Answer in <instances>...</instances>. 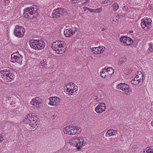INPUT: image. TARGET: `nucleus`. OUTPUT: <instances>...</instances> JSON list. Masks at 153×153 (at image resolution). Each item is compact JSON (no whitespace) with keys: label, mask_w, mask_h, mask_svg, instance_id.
Listing matches in <instances>:
<instances>
[{"label":"nucleus","mask_w":153,"mask_h":153,"mask_svg":"<svg viewBox=\"0 0 153 153\" xmlns=\"http://www.w3.org/2000/svg\"><path fill=\"white\" fill-rule=\"evenodd\" d=\"M112 7L113 10L116 11L118 9L119 6L117 3H114L112 5Z\"/></svg>","instance_id":"c756f323"},{"label":"nucleus","mask_w":153,"mask_h":153,"mask_svg":"<svg viewBox=\"0 0 153 153\" xmlns=\"http://www.w3.org/2000/svg\"><path fill=\"white\" fill-rule=\"evenodd\" d=\"M41 65L43 67L45 68L47 67V60L45 59H43L42 60L40 63Z\"/></svg>","instance_id":"bb28decb"},{"label":"nucleus","mask_w":153,"mask_h":153,"mask_svg":"<svg viewBox=\"0 0 153 153\" xmlns=\"http://www.w3.org/2000/svg\"><path fill=\"white\" fill-rule=\"evenodd\" d=\"M97 49H101L102 48H105L103 46H100L98 47H97Z\"/></svg>","instance_id":"ea45409f"},{"label":"nucleus","mask_w":153,"mask_h":153,"mask_svg":"<svg viewBox=\"0 0 153 153\" xmlns=\"http://www.w3.org/2000/svg\"><path fill=\"white\" fill-rule=\"evenodd\" d=\"M23 56L17 51L13 53L11 55L10 61L13 63H17L21 65L22 64Z\"/></svg>","instance_id":"0eeeda50"},{"label":"nucleus","mask_w":153,"mask_h":153,"mask_svg":"<svg viewBox=\"0 0 153 153\" xmlns=\"http://www.w3.org/2000/svg\"><path fill=\"white\" fill-rule=\"evenodd\" d=\"M41 100L39 97H36L31 100L30 103L32 105H36L37 107H38V105L41 104Z\"/></svg>","instance_id":"f3484780"},{"label":"nucleus","mask_w":153,"mask_h":153,"mask_svg":"<svg viewBox=\"0 0 153 153\" xmlns=\"http://www.w3.org/2000/svg\"><path fill=\"white\" fill-rule=\"evenodd\" d=\"M133 31H132V30H131L130 31V33H133Z\"/></svg>","instance_id":"de8ad7c7"},{"label":"nucleus","mask_w":153,"mask_h":153,"mask_svg":"<svg viewBox=\"0 0 153 153\" xmlns=\"http://www.w3.org/2000/svg\"><path fill=\"white\" fill-rule=\"evenodd\" d=\"M88 10L89 11L91 12H96L95 10H94V9H92L91 8H89V9H88Z\"/></svg>","instance_id":"c9c22d12"},{"label":"nucleus","mask_w":153,"mask_h":153,"mask_svg":"<svg viewBox=\"0 0 153 153\" xmlns=\"http://www.w3.org/2000/svg\"><path fill=\"white\" fill-rule=\"evenodd\" d=\"M143 153H153V148L152 147H148L146 150L143 152Z\"/></svg>","instance_id":"393cba45"},{"label":"nucleus","mask_w":153,"mask_h":153,"mask_svg":"<svg viewBox=\"0 0 153 153\" xmlns=\"http://www.w3.org/2000/svg\"><path fill=\"white\" fill-rule=\"evenodd\" d=\"M23 121L27 124H29L32 128H35L38 124L37 118L31 114L26 115L23 120Z\"/></svg>","instance_id":"39448f33"},{"label":"nucleus","mask_w":153,"mask_h":153,"mask_svg":"<svg viewBox=\"0 0 153 153\" xmlns=\"http://www.w3.org/2000/svg\"><path fill=\"white\" fill-rule=\"evenodd\" d=\"M106 68L107 69H108V70H107V72L108 74V76H111L114 73V71L112 68L108 67Z\"/></svg>","instance_id":"b1692460"},{"label":"nucleus","mask_w":153,"mask_h":153,"mask_svg":"<svg viewBox=\"0 0 153 153\" xmlns=\"http://www.w3.org/2000/svg\"><path fill=\"white\" fill-rule=\"evenodd\" d=\"M71 1L74 3H78L79 1L81 2L83 4H85L88 2L89 0H71Z\"/></svg>","instance_id":"5701e85b"},{"label":"nucleus","mask_w":153,"mask_h":153,"mask_svg":"<svg viewBox=\"0 0 153 153\" xmlns=\"http://www.w3.org/2000/svg\"><path fill=\"white\" fill-rule=\"evenodd\" d=\"M126 61V57L125 56H123V57L120 58L119 59L118 64L119 65H121L124 63Z\"/></svg>","instance_id":"c85d7f7f"},{"label":"nucleus","mask_w":153,"mask_h":153,"mask_svg":"<svg viewBox=\"0 0 153 153\" xmlns=\"http://www.w3.org/2000/svg\"><path fill=\"white\" fill-rule=\"evenodd\" d=\"M127 39V37L125 36H121L120 38V41L123 43L126 44V41Z\"/></svg>","instance_id":"cd10ccee"},{"label":"nucleus","mask_w":153,"mask_h":153,"mask_svg":"<svg viewBox=\"0 0 153 153\" xmlns=\"http://www.w3.org/2000/svg\"><path fill=\"white\" fill-rule=\"evenodd\" d=\"M107 69L106 68H102L101 70L100 73V76L103 78H105L107 76H108V73L107 72Z\"/></svg>","instance_id":"6ab92c4d"},{"label":"nucleus","mask_w":153,"mask_h":153,"mask_svg":"<svg viewBox=\"0 0 153 153\" xmlns=\"http://www.w3.org/2000/svg\"><path fill=\"white\" fill-rule=\"evenodd\" d=\"M152 20L149 18H144L141 20V26L145 30H147L151 27Z\"/></svg>","instance_id":"1a4fd4ad"},{"label":"nucleus","mask_w":153,"mask_h":153,"mask_svg":"<svg viewBox=\"0 0 153 153\" xmlns=\"http://www.w3.org/2000/svg\"><path fill=\"white\" fill-rule=\"evenodd\" d=\"M13 100L12 101H10V105L13 104H15V100L13 101Z\"/></svg>","instance_id":"a19ab883"},{"label":"nucleus","mask_w":153,"mask_h":153,"mask_svg":"<svg viewBox=\"0 0 153 153\" xmlns=\"http://www.w3.org/2000/svg\"><path fill=\"white\" fill-rule=\"evenodd\" d=\"M117 88L124 91L127 95L131 94V89L129 86L125 83H120L117 85Z\"/></svg>","instance_id":"9b49d317"},{"label":"nucleus","mask_w":153,"mask_h":153,"mask_svg":"<svg viewBox=\"0 0 153 153\" xmlns=\"http://www.w3.org/2000/svg\"><path fill=\"white\" fill-rule=\"evenodd\" d=\"M83 9L85 11H86L87 10H88V9H89V8L86 7H84L83 8Z\"/></svg>","instance_id":"58836bf2"},{"label":"nucleus","mask_w":153,"mask_h":153,"mask_svg":"<svg viewBox=\"0 0 153 153\" xmlns=\"http://www.w3.org/2000/svg\"><path fill=\"white\" fill-rule=\"evenodd\" d=\"M9 2V0H6L5 1V4H8Z\"/></svg>","instance_id":"c03bdc74"},{"label":"nucleus","mask_w":153,"mask_h":153,"mask_svg":"<svg viewBox=\"0 0 153 153\" xmlns=\"http://www.w3.org/2000/svg\"><path fill=\"white\" fill-rule=\"evenodd\" d=\"M12 71L9 69H4L0 71L3 79L8 82L13 81L15 78V76L12 74Z\"/></svg>","instance_id":"423d86ee"},{"label":"nucleus","mask_w":153,"mask_h":153,"mask_svg":"<svg viewBox=\"0 0 153 153\" xmlns=\"http://www.w3.org/2000/svg\"><path fill=\"white\" fill-rule=\"evenodd\" d=\"M71 126L65 127L63 128V131L65 133L71 135Z\"/></svg>","instance_id":"4be33fe9"},{"label":"nucleus","mask_w":153,"mask_h":153,"mask_svg":"<svg viewBox=\"0 0 153 153\" xmlns=\"http://www.w3.org/2000/svg\"><path fill=\"white\" fill-rule=\"evenodd\" d=\"M120 16H114L113 17V19L112 20L116 22H117L119 21V20L120 19Z\"/></svg>","instance_id":"2f4dec72"},{"label":"nucleus","mask_w":153,"mask_h":153,"mask_svg":"<svg viewBox=\"0 0 153 153\" xmlns=\"http://www.w3.org/2000/svg\"><path fill=\"white\" fill-rule=\"evenodd\" d=\"M139 73L138 74V75H137L136 76H138V79H140V75L139 74Z\"/></svg>","instance_id":"a18cd8bd"},{"label":"nucleus","mask_w":153,"mask_h":153,"mask_svg":"<svg viewBox=\"0 0 153 153\" xmlns=\"http://www.w3.org/2000/svg\"><path fill=\"white\" fill-rule=\"evenodd\" d=\"M24 15L26 18L32 19L38 15V9L33 7H28L24 10Z\"/></svg>","instance_id":"f03ea898"},{"label":"nucleus","mask_w":153,"mask_h":153,"mask_svg":"<svg viewBox=\"0 0 153 153\" xmlns=\"http://www.w3.org/2000/svg\"><path fill=\"white\" fill-rule=\"evenodd\" d=\"M123 140H123L122 141H123Z\"/></svg>","instance_id":"8fccbe9b"},{"label":"nucleus","mask_w":153,"mask_h":153,"mask_svg":"<svg viewBox=\"0 0 153 153\" xmlns=\"http://www.w3.org/2000/svg\"><path fill=\"white\" fill-rule=\"evenodd\" d=\"M126 40V44L127 45H130L131 43H132L131 42L132 41L131 39L129 37H127V39Z\"/></svg>","instance_id":"7c9ffc66"},{"label":"nucleus","mask_w":153,"mask_h":153,"mask_svg":"<svg viewBox=\"0 0 153 153\" xmlns=\"http://www.w3.org/2000/svg\"><path fill=\"white\" fill-rule=\"evenodd\" d=\"M4 140L2 136L0 134V143H2Z\"/></svg>","instance_id":"e433bc0d"},{"label":"nucleus","mask_w":153,"mask_h":153,"mask_svg":"<svg viewBox=\"0 0 153 153\" xmlns=\"http://www.w3.org/2000/svg\"><path fill=\"white\" fill-rule=\"evenodd\" d=\"M78 30V28L75 27L70 29H65L64 30V34L66 37H69L72 36Z\"/></svg>","instance_id":"ddd939ff"},{"label":"nucleus","mask_w":153,"mask_h":153,"mask_svg":"<svg viewBox=\"0 0 153 153\" xmlns=\"http://www.w3.org/2000/svg\"><path fill=\"white\" fill-rule=\"evenodd\" d=\"M75 84L74 83H69L66 85L67 88V94L69 96L73 95H74L75 92H77L78 87L77 86L74 85Z\"/></svg>","instance_id":"6e6552de"},{"label":"nucleus","mask_w":153,"mask_h":153,"mask_svg":"<svg viewBox=\"0 0 153 153\" xmlns=\"http://www.w3.org/2000/svg\"><path fill=\"white\" fill-rule=\"evenodd\" d=\"M123 9L124 10L126 11L128 10V7L127 6H124L123 7Z\"/></svg>","instance_id":"4c0bfd02"},{"label":"nucleus","mask_w":153,"mask_h":153,"mask_svg":"<svg viewBox=\"0 0 153 153\" xmlns=\"http://www.w3.org/2000/svg\"><path fill=\"white\" fill-rule=\"evenodd\" d=\"M106 29H107V28L106 27H104L102 29V31H104V30H105Z\"/></svg>","instance_id":"37998d69"},{"label":"nucleus","mask_w":153,"mask_h":153,"mask_svg":"<svg viewBox=\"0 0 153 153\" xmlns=\"http://www.w3.org/2000/svg\"><path fill=\"white\" fill-rule=\"evenodd\" d=\"M80 128L76 126H71V135L77 134L81 131Z\"/></svg>","instance_id":"dca6fc26"},{"label":"nucleus","mask_w":153,"mask_h":153,"mask_svg":"<svg viewBox=\"0 0 153 153\" xmlns=\"http://www.w3.org/2000/svg\"><path fill=\"white\" fill-rule=\"evenodd\" d=\"M24 28L21 26L16 25L14 30L15 35L18 38L22 37L25 33Z\"/></svg>","instance_id":"9d476101"},{"label":"nucleus","mask_w":153,"mask_h":153,"mask_svg":"<svg viewBox=\"0 0 153 153\" xmlns=\"http://www.w3.org/2000/svg\"><path fill=\"white\" fill-rule=\"evenodd\" d=\"M117 133V131L114 130L109 129L106 132L105 135L107 137H109L111 136L116 135Z\"/></svg>","instance_id":"412c9836"},{"label":"nucleus","mask_w":153,"mask_h":153,"mask_svg":"<svg viewBox=\"0 0 153 153\" xmlns=\"http://www.w3.org/2000/svg\"><path fill=\"white\" fill-rule=\"evenodd\" d=\"M29 42L31 48L36 50H40L45 47V43L42 40L32 39Z\"/></svg>","instance_id":"7ed1b4c3"},{"label":"nucleus","mask_w":153,"mask_h":153,"mask_svg":"<svg viewBox=\"0 0 153 153\" xmlns=\"http://www.w3.org/2000/svg\"><path fill=\"white\" fill-rule=\"evenodd\" d=\"M102 2L104 4H107V5L111 4L112 3V1L110 0H104Z\"/></svg>","instance_id":"72a5a7b5"},{"label":"nucleus","mask_w":153,"mask_h":153,"mask_svg":"<svg viewBox=\"0 0 153 153\" xmlns=\"http://www.w3.org/2000/svg\"><path fill=\"white\" fill-rule=\"evenodd\" d=\"M148 50L151 52L153 51V44L149 43V48Z\"/></svg>","instance_id":"473e14b6"},{"label":"nucleus","mask_w":153,"mask_h":153,"mask_svg":"<svg viewBox=\"0 0 153 153\" xmlns=\"http://www.w3.org/2000/svg\"><path fill=\"white\" fill-rule=\"evenodd\" d=\"M138 76H136L134 77V79L132 80H131L134 81H139L138 80Z\"/></svg>","instance_id":"f704fd0d"},{"label":"nucleus","mask_w":153,"mask_h":153,"mask_svg":"<svg viewBox=\"0 0 153 153\" xmlns=\"http://www.w3.org/2000/svg\"><path fill=\"white\" fill-rule=\"evenodd\" d=\"M91 49L93 53L95 54H100L103 52L105 50V48H103L100 50L97 49L96 47H92L91 48Z\"/></svg>","instance_id":"a211bd4d"},{"label":"nucleus","mask_w":153,"mask_h":153,"mask_svg":"<svg viewBox=\"0 0 153 153\" xmlns=\"http://www.w3.org/2000/svg\"><path fill=\"white\" fill-rule=\"evenodd\" d=\"M65 12V10L62 8H58L54 10L52 13V16L53 18H57L59 17L60 15H63Z\"/></svg>","instance_id":"f8f14e48"},{"label":"nucleus","mask_w":153,"mask_h":153,"mask_svg":"<svg viewBox=\"0 0 153 153\" xmlns=\"http://www.w3.org/2000/svg\"><path fill=\"white\" fill-rule=\"evenodd\" d=\"M49 99L50 102L48 104L52 105L55 106L58 105L60 101V99L59 97L55 96L50 97Z\"/></svg>","instance_id":"4468645a"},{"label":"nucleus","mask_w":153,"mask_h":153,"mask_svg":"<svg viewBox=\"0 0 153 153\" xmlns=\"http://www.w3.org/2000/svg\"><path fill=\"white\" fill-rule=\"evenodd\" d=\"M140 76V77L138 79L139 81H134L131 80V83L134 85H137L140 82H141L143 80V75L142 73L140 71H138V74Z\"/></svg>","instance_id":"aec40b11"},{"label":"nucleus","mask_w":153,"mask_h":153,"mask_svg":"<svg viewBox=\"0 0 153 153\" xmlns=\"http://www.w3.org/2000/svg\"><path fill=\"white\" fill-rule=\"evenodd\" d=\"M52 48L56 51L57 54H62L65 53L67 47L65 42L61 40H58L54 42L52 44Z\"/></svg>","instance_id":"f257e3e1"},{"label":"nucleus","mask_w":153,"mask_h":153,"mask_svg":"<svg viewBox=\"0 0 153 153\" xmlns=\"http://www.w3.org/2000/svg\"><path fill=\"white\" fill-rule=\"evenodd\" d=\"M106 109L105 104L101 103L98 104L95 108V110L98 113H102Z\"/></svg>","instance_id":"2eb2a0df"},{"label":"nucleus","mask_w":153,"mask_h":153,"mask_svg":"<svg viewBox=\"0 0 153 153\" xmlns=\"http://www.w3.org/2000/svg\"><path fill=\"white\" fill-rule=\"evenodd\" d=\"M69 143L71 145L76 147V149L79 150L85 146L86 142L84 138L81 137H76L71 139Z\"/></svg>","instance_id":"20e7f679"},{"label":"nucleus","mask_w":153,"mask_h":153,"mask_svg":"<svg viewBox=\"0 0 153 153\" xmlns=\"http://www.w3.org/2000/svg\"><path fill=\"white\" fill-rule=\"evenodd\" d=\"M151 124L152 126H153V121H152L151 123Z\"/></svg>","instance_id":"49530a36"},{"label":"nucleus","mask_w":153,"mask_h":153,"mask_svg":"<svg viewBox=\"0 0 153 153\" xmlns=\"http://www.w3.org/2000/svg\"><path fill=\"white\" fill-rule=\"evenodd\" d=\"M143 153H153V148L152 147H148L146 150L143 152Z\"/></svg>","instance_id":"a878e982"},{"label":"nucleus","mask_w":153,"mask_h":153,"mask_svg":"<svg viewBox=\"0 0 153 153\" xmlns=\"http://www.w3.org/2000/svg\"><path fill=\"white\" fill-rule=\"evenodd\" d=\"M7 99H8V100H9L10 101L11 100V97L9 96H8V97H7Z\"/></svg>","instance_id":"79ce46f5"},{"label":"nucleus","mask_w":153,"mask_h":153,"mask_svg":"<svg viewBox=\"0 0 153 153\" xmlns=\"http://www.w3.org/2000/svg\"><path fill=\"white\" fill-rule=\"evenodd\" d=\"M100 10V9H98V11H99V10Z\"/></svg>","instance_id":"09e8293b"}]
</instances>
